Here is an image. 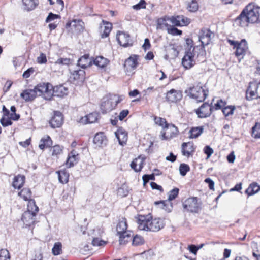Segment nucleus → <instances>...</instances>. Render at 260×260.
<instances>
[{"mask_svg":"<svg viewBox=\"0 0 260 260\" xmlns=\"http://www.w3.org/2000/svg\"><path fill=\"white\" fill-rule=\"evenodd\" d=\"M62 152V147L60 146L59 145H56L54 146L52 148V156H57L58 155H60Z\"/></svg>","mask_w":260,"mask_h":260,"instance_id":"nucleus-53","label":"nucleus"},{"mask_svg":"<svg viewBox=\"0 0 260 260\" xmlns=\"http://www.w3.org/2000/svg\"><path fill=\"white\" fill-rule=\"evenodd\" d=\"M178 19L180 20L181 26H187L190 23V19L187 17H186L183 15H178Z\"/></svg>","mask_w":260,"mask_h":260,"instance_id":"nucleus-56","label":"nucleus"},{"mask_svg":"<svg viewBox=\"0 0 260 260\" xmlns=\"http://www.w3.org/2000/svg\"><path fill=\"white\" fill-rule=\"evenodd\" d=\"M149 231L152 232H157L164 227L163 221L160 219H150Z\"/></svg>","mask_w":260,"mask_h":260,"instance_id":"nucleus-20","label":"nucleus"},{"mask_svg":"<svg viewBox=\"0 0 260 260\" xmlns=\"http://www.w3.org/2000/svg\"><path fill=\"white\" fill-rule=\"evenodd\" d=\"M201 44L202 46L200 49V52L197 55V57H202L203 59L202 61L203 62L206 60V52L205 49V46H206V45H204V41H201Z\"/></svg>","mask_w":260,"mask_h":260,"instance_id":"nucleus-47","label":"nucleus"},{"mask_svg":"<svg viewBox=\"0 0 260 260\" xmlns=\"http://www.w3.org/2000/svg\"><path fill=\"white\" fill-rule=\"evenodd\" d=\"M51 92L52 93V96L63 97L68 94V88L65 87L63 84L56 85L54 87L52 86Z\"/></svg>","mask_w":260,"mask_h":260,"instance_id":"nucleus-16","label":"nucleus"},{"mask_svg":"<svg viewBox=\"0 0 260 260\" xmlns=\"http://www.w3.org/2000/svg\"><path fill=\"white\" fill-rule=\"evenodd\" d=\"M182 98V93L180 90L172 89L166 93V100L171 103H176L180 101Z\"/></svg>","mask_w":260,"mask_h":260,"instance_id":"nucleus-13","label":"nucleus"},{"mask_svg":"<svg viewBox=\"0 0 260 260\" xmlns=\"http://www.w3.org/2000/svg\"><path fill=\"white\" fill-rule=\"evenodd\" d=\"M25 177L24 175H18L14 178L12 185L15 189H20L25 183Z\"/></svg>","mask_w":260,"mask_h":260,"instance_id":"nucleus-27","label":"nucleus"},{"mask_svg":"<svg viewBox=\"0 0 260 260\" xmlns=\"http://www.w3.org/2000/svg\"><path fill=\"white\" fill-rule=\"evenodd\" d=\"M146 2L145 0H140L136 5H133L132 8L136 10H139L141 9H145L146 6Z\"/></svg>","mask_w":260,"mask_h":260,"instance_id":"nucleus-54","label":"nucleus"},{"mask_svg":"<svg viewBox=\"0 0 260 260\" xmlns=\"http://www.w3.org/2000/svg\"><path fill=\"white\" fill-rule=\"evenodd\" d=\"M73 27L75 30L78 32H82L84 29V23L81 20L74 19L73 20Z\"/></svg>","mask_w":260,"mask_h":260,"instance_id":"nucleus-37","label":"nucleus"},{"mask_svg":"<svg viewBox=\"0 0 260 260\" xmlns=\"http://www.w3.org/2000/svg\"><path fill=\"white\" fill-rule=\"evenodd\" d=\"M10 255L8 250L2 249L0 250V260H10Z\"/></svg>","mask_w":260,"mask_h":260,"instance_id":"nucleus-50","label":"nucleus"},{"mask_svg":"<svg viewBox=\"0 0 260 260\" xmlns=\"http://www.w3.org/2000/svg\"><path fill=\"white\" fill-rule=\"evenodd\" d=\"M166 21V19L165 18H160L158 19L156 21V22H157L156 28L157 29H162L163 25L168 27L169 26V25L168 23H165Z\"/></svg>","mask_w":260,"mask_h":260,"instance_id":"nucleus-58","label":"nucleus"},{"mask_svg":"<svg viewBox=\"0 0 260 260\" xmlns=\"http://www.w3.org/2000/svg\"><path fill=\"white\" fill-rule=\"evenodd\" d=\"M204 131L203 126L192 127L190 129L189 138L190 139L196 138L200 136Z\"/></svg>","mask_w":260,"mask_h":260,"instance_id":"nucleus-33","label":"nucleus"},{"mask_svg":"<svg viewBox=\"0 0 260 260\" xmlns=\"http://www.w3.org/2000/svg\"><path fill=\"white\" fill-rule=\"evenodd\" d=\"M94 64L101 68H104L108 63V60L101 56L96 57V58L93 60Z\"/></svg>","mask_w":260,"mask_h":260,"instance_id":"nucleus-35","label":"nucleus"},{"mask_svg":"<svg viewBox=\"0 0 260 260\" xmlns=\"http://www.w3.org/2000/svg\"><path fill=\"white\" fill-rule=\"evenodd\" d=\"M52 145V141L48 135L45 136L40 141L39 147L41 150H44L45 147H50Z\"/></svg>","mask_w":260,"mask_h":260,"instance_id":"nucleus-28","label":"nucleus"},{"mask_svg":"<svg viewBox=\"0 0 260 260\" xmlns=\"http://www.w3.org/2000/svg\"><path fill=\"white\" fill-rule=\"evenodd\" d=\"M260 190V186L256 182L251 183L246 189L245 192L248 196H252L257 193Z\"/></svg>","mask_w":260,"mask_h":260,"instance_id":"nucleus-29","label":"nucleus"},{"mask_svg":"<svg viewBox=\"0 0 260 260\" xmlns=\"http://www.w3.org/2000/svg\"><path fill=\"white\" fill-rule=\"evenodd\" d=\"M155 205H160V208L164 209L168 212H170L172 211L173 206L172 204H170V208H165V206H167V201H159L155 202Z\"/></svg>","mask_w":260,"mask_h":260,"instance_id":"nucleus-46","label":"nucleus"},{"mask_svg":"<svg viewBox=\"0 0 260 260\" xmlns=\"http://www.w3.org/2000/svg\"><path fill=\"white\" fill-rule=\"evenodd\" d=\"M58 174L59 181L62 183L65 184L68 182L69 173L65 170H61L56 171Z\"/></svg>","mask_w":260,"mask_h":260,"instance_id":"nucleus-32","label":"nucleus"},{"mask_svg":"<svg viewBox=\"0 0 260 260\" xmlns=\"http://www.w3.org/2000/svg\"><path fill=\"white\" fill-rule=\"evenodd\" d=\"M115 134L120 145H123L125 144L127 140V133L123 127H119Z\"/></svg>","mask_w":260,"mask_h":260,"instance_id":"nucleus-21","label":"nucleus"},{"mask_svg":"<svg viewBox=\"0 0 260 260\" xmlns=\"http://www.w3.org/2000/svg\"><path fill=\"white\" fill-rule=\"evenodd\" d=\"M211 105L208 102H204L200 107L194 110V112L198 117L204 118L209 117L212 113Z\"/></svg>","mask_w":260,"mask_h":260,"instance_id":"nucleus-10","label":"nucleus"},{"mask_svg":"<svg viewBox=\"0 0 260 260\" xmlns=\"http://www.w3.org/2000/svg\"><path fill=\"white\" fill-rule=\"evenodd\" d=\"M127 224L126 220L125 218L120 221L117 225L116 231L117 234L119 236L127 231Z\"/></svg>","mask_w":260,"mask_h":260,"instance_id":"nucleus-31","label":"nucleus"},{"mask_svg":"<svg viewBox=\"0 0 260 260\" xmlns=\"http://www.w3.org/2000/svg\"><path fill=\"white\" fill-rule=\"evenodd\" d=\"M179 189L175 187L168 192V201H171L175 199L179 194Z\"/></svg>","mask_w":260,"mask_h":260,"instance_id":"nucleus-45","label":"nucleus"},{"mask_svg":"<svg viewBox=\"0 0 260 260\" xmlns=\"http://www.w3.org/2000/svg\"><path fill=\"white\" fill-rule=\"evenodd\" d=\"M185 93L190 98L194 99L197 103L204 102L208 95L209 91L206 86H203L201 82L196 85L186 89Z\"/></svg>","mask_w":260,"mask_h":260,"instance_id":"nucleus-2","label":"nucleus"},{"mask_svg":"<svg viewBox=\"0 0 260 260\" xmlns=\"http://www.w3.org/2000/svg\"><path fill=\"white\" fill-rule=\"evenodd\" d=\"M20 96L26 102H30L33 101L37 95L34 89H27L23 91L21 93Z\"/></svg>","mask_w":260,"mask_h":260,"instance_id":"nucleus-25","label":"nucleus"},{"mask_svg":"<svg viewBox=\"0 0 260 260\" xmlns=\"http://www.w3.org/2000/svg\"><path fill=\"white\" fill-rule=\"evenodd\" d=\"M235 109V106L229 105L224 106L222 109V111L225 117L233 115Z\"/></svg>","mask_w":260,"mask_h":260,"instance_id":"nucleus-38","label":"nucleus"},{"mask_svg":"<svg viewBox=\"0 0 260 260\" xmlns=\"http://www.w3.org/2000/svg\"><path fill=\"white\" fill-rule=\"evenodd\" d=\"M143 185H145L149 180H154L155 179L154 173L151 174H145L142 177Z\"/></svg>","mask_w":260,"mask_h":260,"instance_id":"nucleus-52","label":"nucleus"},{"mask_svg":"<svg viewBox=\"0 0 260 260\" xmlns=\"http://www.w3.org/2000/svg\"><path fill=\"white\" fill-rule=\"evenodd\" d=\"M152 216L150 214L147 215H138L137 223L139 224V229L140 230L149 231L150 219Z\"/></svg>","mask_w":260,"mask_h":260,"instance_id":"nucleus-15","label":"nucleus"},{"mask_svg":"<svg viewBox=\"0 0 260 260\" xmlns=\"http://www.w3.org/2000/svg\"><path fill=\"white\" fill-rule=\"evenodd\" d=\"M204 152L207 156V158H209L213 153V150L210 146L207 145L204 148Z\"/></svg>","mask_w":260,"mask_h":260,"instance_id":"nucleus-60","label":"nucleus"},{"mask_svg":"<svg viewBox=\"0 0 260 260\" xmlns=\"http://www.w3.org/2000/svg\"><path fill=\"white\" fill-rule=\"evenodd\" d=\"M62 251V244L60 242H56L52 248V253L54 255H58L60 254Z\"/></svg>","mask_w":260,"mask_h":260,"instance_id":"nucleus-44","label":"nucleus"},{"mask_svg":"<svg viewBox=\"0 0 260 260\" xmlns=\"http://www.w3.org/2000/svg\"><path fill=\"white\" fill-rule=\"evenodd\" d=\"M63 121L62 114L58 111L54 112V115L49 121V124L51 127L55 128L60 127Z\"/></svg>","mask_w":260,"mask_h":260,"instance_id":"nucleus-14","label":"nucleus"},{"mask_svg":"<svg viewBox=\"0 0 260 260\" xmlns=\"http://www.w3.org/2000/svg\"><path fill=\"white\" fill-rule=\"evenodd\" d=\"M72 76L74 81H83L85 78V72L84 70L77 69L71 72Z\"/></svg>","mask_w":260,"mask_h":260,"instance_id":"nucleus-26","label":"nucleus"},{"mask_svg":"<svg viewBox=\"0 0 260 260\" xmlns=\"http://www.w3.org/2000/svg\"><path fill=\"white\" fill-rule=\"evenodd\" d=\"M47 61L46 56L45 54L41 53L37 57V62L40 64L45 63Z\"/></svg>","mask_w":260,"mask_h":260,"instance_id":"nucleus-61","label":"nucleus"},{"mask_svg":"<svg viewBox=\"0 0 260 260\" xmlns=\"http://www.w3.org/2000/svg\"><path fill=\"white\" fill-rule=\"evenodd\" d=\"M31 191L28 188H24L18 193V195L26 201L31 199Z\"/></svg>","mask_w":260,"mask_h":260,"instance_id":"nucleus-36","label":"nucleus"},{"mask_svg":"<svg viewBox=\"0 0 260 260\" xmlns=\"http://www.w3.org/2000/svg\"><path fill=\"white\" fill-rule=\"evenodd\" d=\"M170 21L173 24H174L175 26H181L180 20L178 19V16H177L176 17L172 16L170 18Z\"/></svg>","mask_w":260,"mask_h":260,"instance_id":"nucleus-63","label":"nucleus"},{"mask_svg":"<svg viewBox=\"0 0 260 260\" xmlns=\"http://www.w3.org/2000/svg\"><path fill=\"white\" fill-rule=\"evenodd\" d=\"M25 10L27 11L33 10L39 4L38 0H22Z\"/></svg>","mask_w":260,"mask_h":260,"instance_id":"nucleus-30","label":"nucleus"},{"mask_svg":"<svg viewBox=\"0 0 260 260\" xmlns=\"http://www.w3.org/2000/svg\"><path fill=\"white\" fill-rule=\"evenodd\" d=\"M197 200V197L187 199L183 203L184 209L190 212H197L199 208V204Z\"/></svg>","mask_w":260,"mask_h":260,"instance_id":"nucleus-12","label":"nucleus"},{"mask_svg":"<svg viewBox=\"0 0 260 260\" xmlns=\"http://www.w3.org/2000/svg\"><path fill=\"white\" fill-rule=\"evenodd\" d=\"M252 136L254 138H260V123L256 122L252 127Z\"/></svg>","mask_w":260,"mask_h":260,"instance_id":"nucleus-40","label":"nucleus"},{"mask_svg":"<svg viewBox=\"0 0 260 260\" xmlns=\"http://www.w3.org/2000/svg\"><path fill=\"white\" fill-rule=\"evenodd\" d=\"M71 63V60L69 58H59L55 62L56 64L68 66Z\"/></svg>","mask_w":260,"mask_h":260,"instance_id":"nucleus-51","label":"nucleus"},{"mask_svg":"<svg viewBox=\"0 0 260 260\" xmlns=\"http://www.w3.org/2000/svg\"><path fill=\"white\" fill-rule=\"evenodd\" d=\"M167 30L168 34L173 36L181 35L182 34V30L178 29L174 26H171L170 28H168Z\"/></svg>","mask_w":260,"mask_h":260,"instance_id":"nucleus-49","label":"nucleus"},{"mask_svg":"<svg viewBox=\"0 0 260 260\" xmlns=\"http://www.w3.org/2000/svg\"><path fill=\"white\" fill-rule=\"evenodd\" d=\"M107 25L104 26L103 32L101 35L102 38H105L108 37L112 29V24L111 23L107 22Z\"/></svg>","mask_w":260,"mask_h":260,"instance_id":"nucleus-48","label":"nucleus"},{"mask_svg":"<svg viewBox=\"0 0 260 260\" xmlns=\"http://www.w3.org/2000/svg\"><path fill=\"white\" fill-rule=\"evenodd\" d=\"M78 153L74 150H72L68 154L66 165L68 168L73 167L79 160Z\"/></svg>","mask_w":260,"mask_h":260,"instance_id":"nucleus-17","label":"nucleus"},{"mask_svg":"<svg viewBox=\"0 0 260 260\" xmlns=\"http://www.w3.org/2000/svg\"><path fill=\"white\" fill-rule=\"evenodd\" d=\"M0 123L3 127H6L9 125H11L13 123L11 120V118H5L4 116H3L0 119Z\"/></svg>","mask_w":260,"mask_h":260,"instance_id":"nucleus-55","label":"nucleus"},{"mask_svg":"<svg viewBox=\"0 0 260 260\" xmlns=\"http://www.w3.org/2000/svg\"><path fill=\"white\" fill-rule=\"evenodd\" d=\"M61 17L59 15L53 14L52 12L49 13L48 16L47 17L45 22L46 23H48L50 21H52L56 19H59Z\"/></svg>","mask_w":260,"mask_h":260,"instance_id":"nucleus-57","label":"nucleus"},{"mask_svg":"<svg viewBox=\"0 0 260 260\" xmlns=\"http://www.w3.org/2000/svg\"><path fill=\"white\" fill-rule=\"evenodd\" d=\"M227 42L236 49L234 53L235 56L238 58L239 62H240L244 56L245 55L248 46L245 39H242L240 42L227 39Z\"/></svg>","mask_w":260,"mask_h":260,"instance_id":"nucleus-5","label":"nucleus"},{"mask_svg":"<svg viewBox=\"0 0 260 260\" xmlns=\"http://www.w3.org/2000/svg\"><path fill=\"white\" fill-rule=\"evenodd\" d=\"M93 60L89 57V54H84L78 60L77 66L84 69L92 64Z\"/></svg>","mask_w":260,"mask_h":260,"instance_id":"nucleus-24","label":"nucleus"},{"mask_svg":"<svg viewBox=\"0 0 260 260\" xmlns=\"http://www.w3.org/2000/svg\"><path fill=\"white\" fill-rule=\"evenodd\" d=\"M115 97L112 96V95H109L103 98L100 106L102 114H106L115 108L113 102V100H115Z\"/></svg>","mask_w":260,"mask_h":260,"instance_id":"nucleus-9","label":"nucleus"},{"mask_svg":"<svg viewBox=\"0 0 260 260\" xmlns=\"http://www.w3.org/2000/svg\"><path fill=\"white\" fill-rule=\"evenodd\" d=\"M186 47L185 54L182 59V64L186 69L192 68L195 64L194 47H193V41L191 39L187 38L185 40Z\"/></svg>","mask_w":260,"mask_h":260,"instance_id":"nucleus-3","label":"nucleus"},{"mask_svg":"<svg viewBox=\"0 0 260 260\" xmlns=\"http://www.w3.org/2000/svg\"><path fill=\"white\" fill-rule=\"evenodd\" d=\"M181 152L183 156L189 157L195 151L194 144L192 142H184L182 144Z\"/></svg>","mask_w":260,"mask_h":260,"instance_id":"nucleus-19","label":"nucleus"},{"mask_svg":"<svg viewBox=\"0 0 260 260\" xmlns=\"http://www.w3.org/2000/svg\"><path fill=\"white\" fill-rule=\"evenodd\" d=\"M226 104V102L223 101L222 99L218 100L217 103L214 104V106L212 105V103L210 104L211 108L212 109V111L214 110H218L222 109Z\"/></svg>","mask_w":260,"mask_h":260,"instance_id":"nucleus-39","label":"nucleus"},{"mask_svg":"<svg viewBox=\"0 0 260 260\" xmlns=\"http://www.w3.org/2000/svg\"><path fill=\"white\" fill-rule=\"evenodd\" d=\"M154 120L155 123L162 127L164 131L161 132L162 139L167 140L177 133V127L173 124L168 123L165 118L155 116Z\"/></svg>","mask_w":260,"mask_h":260,"instance_id":"nucleus-4","label":"nucleus"},{"mask_svg":"<svg viewBox=\"0 0 260 260\" xmlns=\"http://www.w3.org/2000/svg\"><path fill=\"white\" fill-rule=\"evenodd\" d=\"M204 181L208 184V187L210 190H214V182L210 178H206Z\"/></svg>","mask_w":260,"mask_h":260,"instance_id":"nucleus-62","label":"nucleus"},{"mask_svg":"<svg viewBox=\"0 0 260 260\" xmlns=\"http://www.w3.org/2000/svg\"><path fill=\"white\" fill-rule=\"evenodd\" d=\"M145 242L144 239L141 236L136 235L133 238L132 244L134 246H140L143 245Z\"/></svg>","mask_w":260,"mask_h":260,"instance_id":"nucleus-41","label":"nucleus"},{"mask_svg":"<svg viewBox=\"0 0 260 260\" xmlns=\"http://www.w3.org/2000/svg\"><path fill=\"white\" fill-rule=\"evenodd\" d=\"M98 119V114L96 112H93L82 117L80 119V122L83 124L92 123L96 122Z\"/></svg>","mask_w":260,"mask_h":260,"instance_id":"nucleus-23","label":"nucleus"},{"mask_svg":"<svg viewBox=\"0 0 260 260\" xmlns=\"http://www.w3.org/2000/svg\"><path fill=\"white\" fill-rule=\"evenodd\" d=\"M116 39L119 44L124 47L132 46L133 44L129 34L124 31H118L117 32Z\"/></svg>","mask_w":260,"mask_h":260,"instance_id":"nucleus-8","label":"nucleus"},{"mask_svg":"<svg viewBox=\"0 0 260 260\" xmlns=\"http://www.w3.org/2000/svg\"><path fill=\"white\" fill-rule=\"evenodd\" d=\"M108 140L103 132L97 133L93 140V142L97 146L103 147L107 145Z\"/></svg>","mask_w":260,"mask_h":260,"instance_id":"nucleus-18","label":"nucleus"},{"mask_svg":"<svg viewBox=\"0 0 260 260\" xmlns=\"http://www.w3.org/2000/svg\"><path fill=\"white\" fill-rule=\"evenodd\" d=\"M119 244L120 245L126 244L127 242L132 239V236L131 235V231H127L124 234L119 235Z\"/></svg>","mask_w":260,"mask_h":260,"instance_id":"nucleus-34","label":"nucleus"},{"mask_svg":"<svg viewBox=\"0 0 260 260\" xmlns=\"http://www.w3.org/2000/svg\"><path fill=\"white\" fill-rule=\"evenodd\" d=\"M138 55H134L133 56H131L125 60L123 68L126 74L132 73L136 69L138 65Z\"/></svg>","mask_w":260,"mask_h":260,"instance_id":"nucleus-11","label":"nucleus"},{"mask_svg":"<svg viewBox=\"0 0 260 260\" xmlns=\"http://www.w3.org/2000/svg\"><path fill=\"white\" fill-rule=\"evenodd\" d=\"M199 8L198 4L196 0H192L187 5V9L189 12H195Z\"/></svg>","mask_w":260,"mask_h":260,"instance_id":"nucleus-42","label":"nucleus"},{"mask_svg":"<svg viewBox=\"0 0 260 260\" xmlns=\"http://www.w3.org/2000/svg\"><path fill=\"white\" fill-rule=\"evenodd\" d=\"M213 35L212 32L207 28H203L201 30V33L199 36V40L204 41V45H208L211 41V36Z\"/></svg>","mask_w":260,"mask_h":260,"instance_id":"nucleus-22","label":"nucleus"},{"mask_svg":"<svg viewBox=\"0 0 260 260\" xmlns=\"http://www.w3.org/2000/svg\"><path fill=\"white\" fill-rule=\"evenodd\" d=\"M33 201V207H31L30 210L31 204L28 206V210L25 211L22 215L21 220L23 223L26 226H30L35 222L34 217L36 216L37 212L39 211V208L35 204L34 200Z\"/></svg>","mask_w":260,"mask_h":260,"instance_id":"nucleus-6","label":"nucleus"},{"mask_svg":"<svg viewBox=\"0 0 260 260\" xmlns=\"http://www.w3.org/2000/svg\"><path fill=\"white\" fill-rule=\"evenodd\" d=\"M179 170L180 175L184 176L190 171V167L188 165L182 163L180 165Z\"/></svg>","mask_w":260,"mask_h":260,"instance_id":"nucleus-43","label":"nucleus"},{"mask_svg":"<svg viewBox=\"0 0 260 260\" xmlns=\"http://www.w3.org/2000/svg\"><path fill=\"white\" fill-rule=\"evenodd\" d=\"M260 7L252 3L246 6L240 15L235 19V22L241 27L247 26L249 23L260 22Z\"/></svg>","mask_w":260,"mask_h":260,"instance_id":"nucleus-1","label":"nucleus"},{"mask_svg":"<svg viewBox=\"0 0 260 260\" xmlns=\"http://www.w3.org/2000/svg\"><path fill=\"white\" fill-rule=\"evenodd\" d=\"M34 90L36 91L37 96H42L44 99L47 100H50L52 98V85L50 83H40L37 84L35 87Z\"/></svg>","mask_w":260,"mask_h":260,"instance_id":"nucleus-7","label":"nucleus"},{"mask_svg":"<svg viewBox=\"0 0 260 260\" xmlns=\"http://www.w3.org/2000/svg\"><path fill=\"white\" fill-rule=\"evenodd\" d=\"M129 111L128 110H122L118 116V119L122 121L123 120L128 114Z\"/></svg>","mask_w":260,"mask_h":260,"instance_id":"nucleus-64","label":"nucleus"},{"mask_svg":"<svg viewBox=\"0 0 260 260\" xmlns=\"http://www.w3.org/2000/svg\"><path fill=\"white\" fill-rule=\"evenodd\" d=\"M106 242L98 238H95L93 239L92 241V244L93 246H104L106 244Z\"/></svg>","mask_w":260,"mask_h":260,"instance_id":"nucleus-59","label":"nucleus"}]
</instances>
